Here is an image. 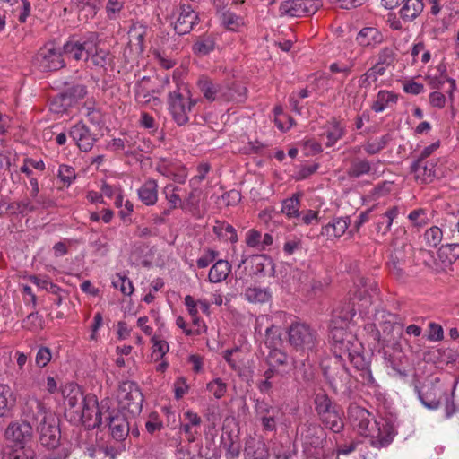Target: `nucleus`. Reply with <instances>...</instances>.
Wrapping results in <instances>:
<instances>
[{"instance_id":"de8ad7c7","label":"nucleus","mask_w":459,"mask_h":459,"mask_svg":"<svg viewBox=\"0 0 459 459\" xmlns=\"http://www.w3.org/2000/svg\"><path fill=\"white\" fill-rule=\"evenodd\" d=\"M319 419L325 427L329 428L334 433H339L343 429V420L339 408L328 412Z\"/></svg>"},{"instance_id":"3c124183","label":"nucleus","mask_w":459,"mask_h":459,"mask_svg":"<svg viewBox=\"0 0 459 459\" xmlns=\"http://www.w3.org/2000/svg\"><path fill=\"white\" fill-rule=\"evenodd\" d=\"M215 48V39L212 35L200 37L193 45V52L199 56H205Z\"/></svg>"},{"instance_id":"ddd939ff","label":"nucleus","mask_w":459,"mask_h":459,"mask_svg":"<svg viewBox=\"0 0 459 459\" xmlns=\"http://www.w3.org/2000/svg\"><path fill=\"white\" fill-rule=\"evenodd\" d=\"M372 305V299L366 293V290L355 293L352 298L351 304H348L347 307H343L340 311V317L345 324L352 320L357 312L361 316H365L369 313V307Z\"/></svg>"},{"instance_id":"423d86ee","label":"nucleus","mask_w":459,"mask_h":459,"mask_svg":"<svg viewBox=\"0 0 459 459\" xmlns=\"http://www.w3.org/2000/svg\"><path fill=\"white\" fill-rule=\"evenodd\" d=\"M331 338L332 349L338 361L348 358L352 350H363L360 342L351 333L345 331L342 325L333 327Z\"/></svg>"},{"instance_id":"412c9836","label":"nucleus","mask_w":459,"mask_h":459,"mask_svg":"<svg viewBox=\"0 0 459 459\" xmlns=\"http://www.w3.org/2000/svg\"><path fill=\"white\" fill-rule=\"evenodd\" d=\"M300 437L305 449L317 448L325 441V433L320 425L307 423L301 429Z\"/></svg>"},{"instance_id":"7c9ffc66","label":"nucleus","mask_w":459,"mask_h":459,"mask_svg":"<svg viewBox=\"0 0 459 459\" xmlns=\"http://www.w3.org/2000/svg\"><path fill=\"white\" fill-rule=\"evenodd\" d=\"M401 5L400 17L405 22H412L424 9L422 0H402Z\"/></svg>"},{"instance_id":"0e129e2a","label":"nucleus","mask_w":459,"mask_h":459,"mask_svg":"<svg viewBox=\"0 0 459 459\" xmlns=\"http://www.w3.org/2000/svg\"><path fill=\"white\" fill-rule=\"evenodd\" d=\"M206 388L216 399H221L227 392V384L218 377L209 382Z\"/></svg>"},{"instance_id":"f3484780","label":"nucleus","mask_w":459,"mask_h":459,"mask_svg":"<svg viewBox=\"0 0 459 459\" xmlns=\"http://www.w3.org/2000/svg\"><path fill=\"white\" fill-rule=\"evenodd\" d=\"M173 18L174 30L178 35L189 33L198 22L197 13L186 4L177 7L173 12Z\"/></svg>"},{"instance_id":"7ed1b4c3","label":"nucleus","mask_w":459,"mask_h":459,"mask_svg":"<svg viewBox=\"0 0 459 459\" xmlns=\"http://www.w3.org/2000/svg\"><path fill=\"white\" fill-rule=\"evenodd\" d=\"M198 100L194 99L187 84L176 81V88L169 92L168 105L169 113L179 126H185L189 121V116Z\"/></svg>"},{"instance_id":"72a5a7b5","label":"nucleus","mask_w":459,"mask_h":459,"mask_svg":"<svg viewBox=\"0 0 459 459\" xmlns=\"http://www.w3.org/2000/svg\"><path fill=\"white\" fill-rule=\"evenodd\" d=\"M243 295L246 300L253 304H264L272 299L270 289L259 286L247 287Z\"/></svg>"},{"instance_id":"680f3d73","label":"nucleus","mask_w":459,"mask_h":459,"mask_svg":"<svg viewBox=\"0 0 459 459\" xmlns=\"http://www.w3.org/2000/svg\"><path fill=\"white\" fill-rule=\"evenodd\" d=\"M424 238L430 247H437L442 241L443 232L437 226H432L425 231Z\"/></svg>"},{"instance_id":"0eeeda50","label":"nucleus","mask_w":459,"mask_h":459,"mask_svg":"<svg viewBox=\"0 0 459 459\" xmlns=\"http://www.w3.org/2000/svg\"><path fill=\"white\" fill-rule=\"evenodd\" d=\"M117 398L122 410H126L132 414L141 411L143 397L135 383L131 381L121 383L117 390Z\"/></svg>"},{"instance_id":"f03ea898","label":"nucleus","mask_w":459,"mask_h":459,"mask_svg":"<svg viewBox=\"0 0 459 459\" xmlns=\"http://www.w3.org/2000/svg\"><path fill=\"white\" fill-rule=\"evenodd\" d=\"M375 323L368 325L372 338L382 349L392 346L397 349L403 333V325L398 322V316L385 309L377 310L374 316Z\"/></svg>"},{"instance_id":"c756f323","label":"nucleus","mask_w":459,"mask_h":459,"mask_svg":"<svg viewBox=\"0 0 459 459\" xmlns=\"http://www.w3.org/2000/svg\"><path fill=\"white\" fill-rule=\"evenodd\" d=\"M158 182L148 178L137 190L139 199L148 206L154 205L158 201Z\"/></svg>"},{"instance_id":"dca6fc26","label":"nucleus","mask_w":459,"mask_h":459,"mask_svg":"<svg viewBox=\"0 0 459 459\" xmlns=\"http://www.w3.org/2000/svg\"><path fill=\"white\" fill-rule=\"evenodd\" d=\"M318 8L317 0H288L281 4L279 11L281 16L301 17L314 14Z\"/></svg>"},{"instance_id":"a878e982","label":"nucleus","mask_w":459,"mask_h":459,"mask_svg":"<svg viewBox=\"0 0 459 459\" xmlns=\"http://www.w3.org/2000/svg\"><path fill=\"white\" fill-rule=\"evenodd\" d=\"M349 225V217H337L323 226L320 233L322 236H325L327 239L334 240L341 238L346 232Z\"/></svg>"},{"instance_id":"69168bd1","label":"nucleus","mask_w":459,"mask_h":459,"mask_svg":"<svg viewBox=\"0 0 459 459\" xmlns=\"http://www.w3.org/2000/svg\"><path fill=\"white\" fill-rule=\"evenodd\" d=\"M84 114L88 117L89 121L93 125H100L102 120V114L99 108L94 107L93 102H86L83 105Z\"/></svg>"},{"instance_id":"c85d7f7f","label":"nucleus","mask_w":459,"mask_h":459,"mask_svg":"<svg viewBox=\"0 0 459 459\" xmlns=\"http://www.w3.org/2000/svg\"><path fill=\"white\" fill-rule=\"evenodd\" d=\"M197 87L207 100H221L223 85L212 82L208 77L202 76L197 81Z\"/></svg>"},{"instance_id":"2f4dec72","label":"nucleus","mask_w":459,"mask_h":459,"mask_svg":"<svg viewBox=\"0 0 459 459\" xmlns=\"http://www.w3.org/2000/svg\"><path fill=\"white\" fill-rule=\"evenodd\" d=\"M357 41L361 46L375 48L384 41V36L376 28L365 27L359 32Z\"/></svg>"},{"instance_id":"2eb2a0df","label":"nucleus","mask_w":459,"mask_h":459,"mask_svg":"<svg viewBox=\"0 0 459 459\" xmlns=\"http://www.w3.org/2000/svg\"><path fill=\"white\" fill-rule=\"evenodd\" d=\"M255 413L259 420L264 431L276 430L277 421L281 413L280 408L275 407L264 400H256L255 403Z\"/></svg>"},{"instance_id":"20e7f679","label":"nucleus","mask_w":459,"mask_h":459,"mask_svg":"<svg viewBox=\"0 0 459 459\" xmlns=\"http://www.w3.org/2000/svg\"><path fill=\"white\" fill-rule=\"evenodd\" d=\"M30 190L29 196L15 203L16 212L24 216L39 210H47L55 206V201L45 193H40L39 180L37 178H30Z\"/></svg>"},{"instance_id":"f704fd0d","label":"nucleus","mask_w":459,"mask_h":459,"mask_svg":"<svg viewBox=\"0 0 459 459\" xmlns=\"http://www.w3.org/2000/svg\"><path fill=\"white\" fill-rule=\"evenodd\" d=\"M64 53L76 61L88 60L91 54L81 41H68L64 45Z\"/></svg>"},{"instance_id":"6ab92c4d","label":"nucleus","mask_w":459,"mask_h":459,"mask_svg":"<svg viewBox=\"0 0 459 459\" xmlns=\"http://www.w3.org/2000/svg\"><path fill=\"white\" fill-rule=\"evenodd\" d=\"M69 135L82 152L91 151L96 142L94 134L82 121L76 123L70 128Z\"/></svg>"},{"instance_id":"49530a36","label":"nucleus","mask_w":459,"mask_h":459,"mask_svg":"<svg viewBox=\"0 0 459 459\" xmlns=\"http://www.w3.org/2000/svg\"><path fill=\"white\" fill-rule=\"evenodd\" d=\"M247 459H268L269 452L266 445L262 441H251L246 447Z\"/></svg>"},{"instance_id":"e433bc0d","label":"nucleus","mask_w":459,"mask_h":459,"mask_svg":"<svg viewBox=\"0 0 459 459\" xmlns=\"http://www.w3.org/2000/svg\"><path fill=\"white\" fill-rule=\"evenodd\" d=\"M398 100V95L393 91L382 90L377 94L376 100L372 103L371 108L376 113L383 112L391 104H395Z\"/></svg>"},{"instance_id":"37998d69","label":"nucleus","mask_w":459,"mask_h":459,"mask_svg":"<svg viewBox=\"0 0 459 459\" xmlns=\"http://www.w3.org/2000/svg\"><path fill=\"white\" fill-rule=\"evenodd\" d=\"M315 409L319 418L334 411L338 406L333 403L332 399L325 393H318L314 399Z\"/></svg>"},{"instance_id":"c9c22d12","label":"nucleus","mask_w":459,"mask_h":459,"mask_svg":"<svg viewBox=\"0 0 459 459\" xmlns=\"http://www.w3.org/2000/svg\"><path fill=\"white\" fill-rule=\"evenodd\" d=\"M231 270L230 263L226 260H218L210 269L208 279L212 283H219L227 279Z\"/></svg>"},{"instance_id":"cd10ccee","label":"nucleus","mask_w":459,"mask_h":459,"mask_svg":"<svg viewBox=\"0 0 459 459\" xmlns=\"http://www.w3.org/2000/svg\"><path fill=\"white\" fill-rule=\"evenodd\" d=\"M435 166L432 160L417 159L411 165V170L415 173L417 179L423 183H429L436 177Z\"/></svg>"},{"instance_id":"4c0bfd02","label":"nucleus","mask_w":459,"mask_h":459,"mask_svg":"<svg viewBox=\"0 0 459 459\" xmlns=\"http://www.w3.org/2000/svg\"><path fill=\"white\" fill-rule=\"evenodd\" d=\"M135 143V134H126L121 138L112 139L108 147L114 152L123 151L126 155L132 154L133 147Z\"/></svg>"},{"instance_id":"bb28decb","label":"nucleus","mask_w":459,"mask_h":459,"mask_svg":"<svg viewBox=\"0 0 459 459\" xmlns=\"http://www.w3.org/2000/svg\"><path fill=\"white\" fill-rule=\"evenodd\" d=\"M88 395H83L78 386H73L70 392L65 397V405L66 412L69 413L74 420L75 415L86 403Z\"/></svg>"},{"instance_id":"f257e3e1","label":"nucleus","mask_w":459,"mask_h":459,"mask_svg":"<svg viewBox=\"0 0 459 459\" xmlns=\"http://www.w3.org/2000/svg\"><path fill=\"white\" fill-rule=\"evenodd\" d=\"M348 419L361 436L370 437L372 446L385 447L393 441L392 427L387 423L380 425L377 421L372 422L368 410L358 405H351L348 410Z\"/></svg>"},{"instance_id":"a19ab883","label":"nucleus","mask_w":459,"mask_h":459,"mask_svg":"<svg viewBox=\"0 0 459 459\" xmlns=\"http://www.w3.org/2000/svg\"><path fill=\"white\" fill-rule=\"evenodd\" d=\"M410 226L420 229L427 226L432 219L431 212L425 208H417L412 210L407 216Z\"/></svg>"},{"instance_id":"09e8293b","label":"nucleus","mask_w":459,"mask_h":459,"mask_svg":"<svg viewBox=\"0 0 459 459\" xmlns=\"http://www.w3.org/2000/svg\"><path fill=\"white\" fill-rule=\"evenodd\" d=\"M342 135L343 127L335 118L329 122L325 132L323 134V136H325L327 139L325 144L328 147L334 145L335 143L342 137Z\"/></svg>"},{"instance_id":"338daca9","label":"nucleus","mask_w":459,"mask_h":459,"mask_svg":"<svg viewBox=\"0 0 459 459\" xmlns=\"http://www.w3.org/2000/svg\"><path fill=\"white\" fill-rule=\"evenodd\" d=\"M43 318L38 312H31L22 321V326L30 331H37L42 328Z\"/></svg>"},{"instance_id":"1a4fd4ad","label":"nucleus","mask_w":459,"mask_h":459,"mask_svg":"<svg viewBox=\"0 0 459 459\" xmlns=\"http://www.w3.org/2000/svg\"><path fill=\"white\" fill-rule=\"evenodd\" d=\"M36 65L45 72L56 71L65 65L61 50L54 43H47L37 53Z\"/></svg>"},{"instance_id":"4468645a","label":"nucleus","mask_w":459,"mask_h":459,"mask_svg":"<svg viewBox=\"0 0 459 459\" xmlns=\"http://www.w3.org/2000/svg\"><path fill=\"white\" fill-rule=\"evenodd\" d=\"M22 416L25 421L31 425L38 422H47L51 420L52 412L48 410L45 404L36 397H28L22 406Z\"/></svg>"},{"instance_id":"393cba45","label":"nucleus","mask_w":459,"mask_h":459,"mask_svg":"<svg viewBox=\"0 0 459 459\" xmlns=\"http://www.w3.org/2000/svg\"><path fill=\"white\" fill-rule=\"evenodd\" d=\"M348 359L353 365L354 368L360 372V377L364 384L370 385L375 382L369 368V360L364 356L363 350H352V352L349 353Z\"/></svg>"},{"instance_id":"774afa93","label":"nucleus","mask_w":459,"mask_h":459,"mask_svg":"<svg viewBox=\"0 0 459 459\" xmlns=\"http://www.w3.org/2000/svg\"><path fill=\"white\" fill-rule=\"evenodd\" d=\"M91 55L92 64L100 68H104L110 61V54L108 50L102 48H96Z\"/></svg>"},{"instance_id":"6e6d98bb","label":"nucleus","mask_w":459,"mask_h":459,"mask_svg":"<svg viewBox=\"0 0 459 459\" xmlns=\"http://www.w3.org/2000/svg\"><path fill=\"white\" fill-rule=\"evenodd\" d=\"M389 141L390 136L388 134H385L379 138L368 140L363 145V148L368 154L374 155L385 149Z\"/></svg>"},{"instance_id":"c03bdc74","label":"nucleus","mask_w":459,"mask_h":459,"mask_svg":"<svg viewBox=\"0 0 459 459\" xmlns=\"http://www.w3.org/2000/svg\"><path fill=\"white\" fill-rule=\"evenodd\" d=\"M386 68L383 65L375 64L367 70L359 78V84L361 88H368L372 83L377 82L378 78L385 74Z\"/></svg>"},{"instance_id":"6e6552de","label":"nucleus","mask_w":459,"mask_h":459,"mask_svg":"<svg viewBox=\"0 0 459 459\" xmlns=\"http://www.w3.org/2000/svg\"><path fill=\"white\" fill-rule=\"evenodd\" d=\"M104 411H102L94 395L88 394L86 403L75 415L74 420L82 422L87 429L99 428L103 424Z\"/></svg>"},{"instance_id":"aec40b11","label":"nucleus","mask_w":459,"mask_h":459,"mask_svg":"<svg viewBox=\"0 0 459 459\" xmlns=\"http://www.w3.org/2000/svg\"><path fill=\"white\" fill-rule=\"evenodd\" d=\"M39 432V440L42 446L54 449L58 446L60 441V430L55 422L54 416L51 417V420L47 422H39L37 427Z\"/></svg>"},{"instance_id":"9d476101","label":"nucleus","mask_w":459,"mask_h":459,"mask_svg":"<svg viewBox=\"0 0 459 459\" xmlns=\"http://www.w3.org/2000/svg\"><path fill=\"white\" fill-rule=\"evenodd\" d=\"M411 255L412 247L411 245L402 243L400 246H397V243L394 242L388 262L390 273L397 278H403L407 265L411 263Z\"/></svg>"},{"instance_id":"473e14b6","label":"nucleus","mask_w":459,"mask_h":459,"mask_svg":"<svg viewBox=\"0 0 459 459\" xmlns=\"http://www.w3.org/2000/svg\"><path fill=\"white\" fill-rule=\"evenodd\" d=\"M253 272L255 274L274 275V263L273 259L266 255H253L251 258Z\"/></svg>"},{"instance_id":"a211bd4d","label":"nucleus","mask_w":459,"mask_h":459,"mask_svg":"<svg viewBox=\"0 0 459 459\" xmlns=\"http://www.w3.org/2000/svg\"><path fill=\"white\" fill-rule=\"evenodd\" d=\"M86 94L87 89L84 85H74L68 88L65 92L54 98L50 103V108L54 112L62 113L74 102L84 98Z\"/></svg>"},{"instance_id":"603ef678","label":"nucleus","mask_w":459,"mask_h":459,"mask_svg":"<svg viewBox=\"0 0 459 459\" xmlns=\"http://www.w3.org/2000/svg\"><path fill=\"white\" fill-rule=\"evenodd\" d=\"M268 369H278L279 367L288 366L289 356L280 349H273L267 356Z\"/></svg>"},{"instance_id":"a18cd8bd","label":"nucleus","mask_w":459,"mask_h":459,"mask_svg":"<svg viewBox=\"0 0 459 459\" xmlns=\"http://www.w3.org/2000/svg\"><path fill=\"white\" fill-rule=\"evenodd\" d=\"M213 232L219 238L229 240L231 243L238 241V235L234 227L226 221H217L213 226Z\"/></svg>"},{"instance_id":"b1692460","label":"nucleus","mask_w":459,"mask_h":459,"mask_svg":"<svg viewBox=\"0 0 459 459\" xmlns=\"http://www.w3.org/2000/svg\"><path fill=\"white\" fill-rule=\"evenodd\" d=\"M415 392L417 393L418 398L421 403L430 410H437L439 408L441 397L445 394V392L434 385H429L421 389L415 386Z\"/></svg>"},{"instance_id":"13d9d810","label":"nucleus","mask_w":459,"mask_h":459,"mask_svg":"<svg viewBox=\"0 0 459 459\" xmlns=\"http://www.w3.org/2000/svg\"><path fill=\"white\" fill-rule=\"evenodd\" d=\"M151 342L152 343V357L155 360L161 359L169 350L168 342L158 335H153Z\"/></svg>"},{"instance_id":"4be33fe9","label":"nucleus","mask_w":459,"mask_h":459,"mask_svg":"<svg viewBox=\"0 0 459 459\" xmlns=\"http://www.w3.org/2000/svg\"><path fill=\"white\" fill-rule=\"evenodd\" d=\"M382 165L380 160L369 162L366 159H356L351 162L347 173L351 178H360L368 174L379 177L384 172V169H381Z\"/></svg>"},{"instance_id":"052dcab7","label":"nucleus","mask_w":459,"mask_h":459,"mask_svg":"<svg viewBox=\"0 0 459 459\" xmlns=\"http://www.w3.org/2000/svg\"><path fill=\"white\" fill-rule=\"evenodd\" d=\"M179 163L177 160L169 159V158H160L156 164V171L160 175L169 178L171 176V171L177 167Z\"/></svg>"},{"instance_id":"4d7b16f0","label":"nucleus","mask_w":459,"mask_h":459,"mask_svg":"<svg viewBox=\"0 0 459 459\" xmlns=\"http://www.w3.org/2000/svg\"><path fill=\"white\" fill-rule=\"evenodd\" d=\"M112 285L115 289H118L126 296H130L134 290L130 279L120 273L117 274L113 278Z\"/></svg>"},{"instance_id":"58836bf2","label":"nucleus","mask_w":459,"mask_h":459,"mask_svg":"<svg viewBox=\"0 0 459 459\" xmlns=\"http://www.w3.org/2000/svg\"><path fill=\"white\" fill-rule=\"evenodd\" d=\"M400 212L401 207L394 205L388 207L385 212L381 213V219L386 221V225L384 226V221H377L376 223V230L377 233H380L383 236L386 235L392 228L394 220Z\"/></svg>"},{"instance_id":"864d4df0","label":"nucleus","mask_w":459,"mask_h":459,"mask_svg":"<svg viewBox=\"0 0 459 459\" xmlns=\"http://www.w3.org/2000/svg\"><path fill=\"white\" fill-rule=\"evenodd\" d=\"M179 187L174 186L173 184H168L163 188V194L165 195V199L168 201L170 209H176L178 207L184 209L183 200L178 194Z\"/></svg>"},{"instance_id":"f8f14e48","label":"nucleus","mask_w":459,"mask_h":459,"mask_svg":"<svg viewBox=\"0 0 459 459\" xmlns=\"http://www.w3.org/2000/svg\"><path fill=\"white\" fill-rule=\"evenodd\" d=\"M338 366L334 368L325 367L324 375L334 393L345 394L350 391L351 376L342 361H338Z\"/></svg>"},{"instance_id":"9b49d317","label":"nucleus","mask_w":459,"mask_h":459,"mask_svg":"<svg viewBox=\"0 0 459 459\" xmlns=\"http://www.w3.org/2000/svg\"><path fill=\"white\" fill-rule=\"evenodd\" d=\"M103 415V423L108 427L112 437L117 441L124 440L129 433V423L125 414L120 410L108 407Z\"/></svg>"},{"instance_id":"79ce46f5","label":"nucleus","mask_w":459,"mask_h":459,"mask_svg":"<svg viewBox=\"0 0 459 459\" xmlns=\"http://www.w3.org/2000/svg\"><path fill=\"white\" fill-rule=\"evenodd\" d=\"M246 93V87L240 84L223 85L221 100L241 102L245 100Z\"/></svg>"},{"instance_id":"5701e85b","label":"nucleus","mask_w":459,"mask_h":459,"mask_svg":"<svg viewBox=\"0 0 459 459\" xmlns=\"http://www.w3.org/2000/svg\"><path fill=\"white\" fill-rule=\"evenodd\" d=\"M5 437L10 441L24 445L32 437V425L25 420L13 422L7 427Z\"/></svg>"},{"instance_id":"ea45409f","label":"nucleus","mask_w":459,"mask_h":459,"mask_svg":"<svg viewBox=\"0 0 459 459\" xmlns=\"http://www.w3.org/2000/svg\"><path fill=\"white\" fill-rule=\"evenodd\" d=\"M303 194L297 192L290 197L282 201L281 212L289 219H296L299 216L300 199Z\"/></svg>"},{"instance_id":"39448f33","label":"nucleus","mask_w":459,"mask_h":459,"mask_svg":"<svg viewBox=\"0 0 459 459\" xmlns=\"http://www.w3.org/2000/svg\"><path fill=\"white\" fill-rule=\"evenodd\" d=\"M289 343L298 351H312L317 342L316 331L301 322L290 325L288 330Z\"/></svg>"},{"instance_id":"bf43d9fd","label":"nucleus","mask_w":459,"mask_h":459,"mask_svg":"<svg viewBox=\"0 0 459 459\" xmlns=\"http://www.w3.org/2000/svg\"><path fill=\"white\" fill-rule=\"evenodd\" d=\"M191 191L188 195L183 201L184 209L196 210L200 203L201 190L198 185L189 186Z\"/></svg>"},{"instance_id":"5fc2aeb1","label":"nucleus","mask_w":459,"mask_h":459,"mask_svg":"<svg viewBox=\"0 0 459 459\" xmlns=\"http://www.w3.org/2000/svg\"><path fill=\"white\" fill-rule=\"evenodd\" d=\"M397 57V48L394 46L382 48L377 54V65H383L385 68L393 65Z\"/></svg>"},{"instance_id":"e2e57ef3","label":"nucleus","mask_w":459,"mask_h":459,"mask_svg":"<svg viewBox=\"0 0 459 459\" xmlns=\"http://www.w3.org/2000/svg\"><path fill=\"white\" fill-rule=\"evenodd\" d=\"M58 179L66 186H69L76 178L75 170L72 166L61 164L57 171Z\"/></svg>"},{"instance_id":"8fccbe9b","label":"nucleus","mask_w":459,"mask_h":459,"mask_svg":"<svg viewBox=\"0 0 459 459\" xmlns=\"http://www.w3.org/2000/svg\"><path fill=\"white\" fill-rule=\"evenodd\" d=\"M15 404V397L10 386L0 384V417Z\"/></svg>"}]
</instances>
